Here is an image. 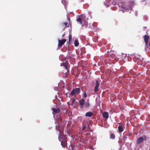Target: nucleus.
<instances>
[{
	"label": "nucleus",
	"mask_w": 150,
	"mask_h": 150,
	"mask_svg": "<svg viewBox=\"0 0 150 150\" xmlns=\"http://www.w3.org/2000/svg\"><path fill=\"white\" fill-rule=\"evenodd\" d=\"M58 139L61 142V144L63 147H65L67 145V138L66 137L62 132L59 133L58 136Z\"/></svg>",
	"instance_id": "1"
},
{
	"label": "nucleus",
	"mask_w": 150,
	"mask_h": 150,
	"mask_svg": "<svg viewBox=\"0 0 150 150\" xmlns=\"http://www.w3.org/2000/svg\"><path fill=\"white\" fill-rule=\"evenodd\" d=\"M63 69L62 70V73L64 74L63 77L66 78L67 74L68 72L69 71V64L68 62H65L63 63Z\"/></svg>",
	"instance_id": "2"
},
{
	"label": "nucleus",
	"mask_w": 150,
	"mask_h": 150,
	"mask_svg": "<svg viewBox=\"0 0 150 150\" xmlns=\"http://www.w3.org/2000/svg\"><path fill=\"white\" fill-rule=\"evenodd\" d=\"M67 17L68 22L63 23L61 25V27L62 28L64 29H65L67 27H69V25H70V26H71V23L70 21L69 17L68 15H67Z\"/></svg>",
	"instance_id": "3"
},
{
	"label": "nucleus",
	"mask_w": 150,
	"mask_h": 150,
	"mask_svg": "<svg viewBox=\"0 0 150 150\" xmlns=\"http://www.w3.org/2000/svg\"><path fill=\"white\" fill-rule=\"evenodd\" d=\"M147 140L146 137L145 135L142 136V137L139 138L137 141V143L138 144H142L144 141V140Z\"/></svg>",
	"instance_id": "4"
},
{
	"label": "nucleus",
	"mask_w": 150,
	"mask_h": 150,
	"mask_svg": "<svg viewBox=\"0 0 150 150\" xmlns=\"http://www.w3.org/2000/svg\"><path fill=\"white\" fill-rule=\"evenodd\" d=\"M55 123L56 124L55 127L56 129L59 131V133L61 132L63 130V128L60 124L57 122V121L55 122Z\"/></svg>",
	"instance_id": "5"
},
{
	"label": "nucleus",
	"mask_w": 150,
	"mask_h": 150,
	"mask_svg": "<svg viewBox=\"0 0 150 150\" xmlns=\"http://www.w3.org/2000/svg\"><path fill=\"white\" fill-rule=\"evenodd\" d=\"M80 89L79 88H76L73 89L71 92V94L72 95L75 94H77L80 93Z\"/></svg>",
	"instance_id": "6"
},
{
	"label": "nucleus",
	"mask_w": 150,
	"mask_h": 150,
	"mask_svg": "<svg viewBox=\"0 0 150 150\" xmlns=\"http://www.w3.org/2000/svg\"><path fill=\"white\" fill-rule=\"evenodd\" d=\"M66 41V40L65 39H63L61 40H59L58 44V48H59L61 47L65 43Z\"/></svg>",
	"instance_id": "7"
},
{
	"label": "nucleus",
	"mask_w": 150,
	"mask_h": 150,
	"mask_svg": "<svg viewBox=\"0 0 150 150\" xmlns=\"http://www.w3.org/2000/svg\"><path fill=\"white\" fill-rule=\"evenodd\" d=\"M100 83L99 81L96 80L95 83V86L94 89V91L95 92H97L99 90V86Z\"/></svg>",
	"instance_id": "8"
},
{
	"label": "nucleus",
	"mask_w": 150,
	"mask_h": 150,
	"mask_svg": "<svg viewBox=\"0 0 150 150\" xmlns=\"http://www.w3.org/2000/svg\"><path fill=\"white\" fill-rule=\"evenodd\" d=\"M79 102L80 105V108H83L85 104V100L84 99H82L79 101Z\"/></svg>",
	"instance_id": "9"
},
{
	"label": "nucleus",
	"mask_w": 150,
	"mask_h": 150,
	"mask_svg": "<svg viewBox=\"0 0 150 150\" xmlns=\"http://www.w3.org/2000/svg\"><path fill=\"white\" fill-rule=\"evenodd\" d=\"M53 113V114H55L57 113H59L60 110L59 108L55 109V108H52Z\"/></svg>",
	"instance_id": "10"
},
{
	"label": "nucleus",
	"mask_w": 150,
	"mask_h": 150,
	"mask_svg": "<svg viewBox=\"0 0 150 150\" xmlns=\"http://www.w3.org/2000/svg\"><path fill=\"white\" fill-rule=\"evenodd\" d=\"M103 117L106 119H107L109 117V114L108 112H104L102 114Z\"/></svg>",
	"instance_id": "11"
},
{
	"label": "nucleus",
	"mask_w": 150,
	"mask_h": 150,
	"mask_svg": "<svg viewBox=\"0 0 150 150\" xmlns=\"http://www.w3.org/2000/svg\"><path fill=\"white\" fill-rule=\"evenodd\" d=\"M124 129V126L122 125H120L118 127L119 132L121 133L123 132Z\"/></svg>",
	"instance_id": "12"
},
{
	"label": "nucleus",
	"mask_w": 150,
	"mask_h": 150,
	"mask_svg": "<svg viewBox=\"0 0 150 150\" xmlns=\"http://www.w3.org/2000/svg\"><path fill=\"white\" fill-rule=\"evenodd\" d=\"M144 40L145 42V44L146 45H147L148 41V40L149 38V37L148 35H145L144 36Z\"/></svg>",
	"instance_id": "13"
},
{
	"label": "nucleus",
	"mask_w": 150,
	"mask_h": 150,
	"mask_svg": "<svg viewBox=\"0 0 150 150\" xmlns=\"http://www.w3.org/2000/svg\"><path fill=\"white\" fill-rule=\"evenodd\" d=\"M93 115V113L91 112H88L85 114V116L87 117H91Z\"/></svg>",
	"instance_id": "14"
},
{
	"label": "nucleus",
	"mask_w": 150,
	"mask_h": 150,
	"mask_svg": "<svg viewBox=\"0 0 150 150\" xmlns=\"http://www.w3.org/2000/svg\"><path fill=\"white\" fill-rule=\"evenodd\" d=\"M76 21L79 24H82V19L81 17H79L76 20Z\"/></svg>",
	"instance_id": "15"
},
{
	"label": "nucleus",
	"mask_w": 150,
	"mask_h": 150,
	"mask_svg": "<svg viewBox=\"0 0 150 150\" xmlns=\"http://www.w3.org/2000/svg\"><path fill=\"white\" fill-rule=\"evenodd\" d=\"M84 106L86 108H89L90 106V104L88 102H86L85 103Z\"/></svg>",
	"instance_id": "16"
},
{
	"label": "nucleus",
	"mask_w": 150,
	"mask_h": 150,
	"mask_svg": "<svg viewBox=\"0 0 150 150\" xmlns=\"http://www.w3.org/2000/svg\"><path fill=\"white\" fill-rule=\"evenodd\" d=\"M115 135L112 133H111L110 135V138L112 139H115Z\"/></svg>",
	"instance_id": "17"
},
{
	"label": "nucleus",
	"mask_w": 150,
	"mask_h": 150,
	"mask_svg": "<svg viewBox=\"0 0 150 150\" xmlns=\"http://www.w3.org/2000/svg\"><path fill=\"white\" fill-rule=\"evenodd\" d=\"M74 44V46L76 47L78 46L79 44V42L77 40H75Z\"/></svg>",
	"instance_id": "18"
},
{
	"label": "nucleus",
	"mask_w": 150,
	"mask_h": 150,
	"mask_svg": "<svg viewBox=\"0 0 150 150\" xmlns=\"http://www.w3.org/2000/svg\"><path fill=\"white\" fill-rule=\"evenodd\" d=\"M72 36L71 35H69V44H70V42L71 41Z\"/></svg>",
	"instance_id": "19"
},
{
	"label": "nucleus",
	"mask_w": 150,
	"mask_h": 150,
	"mask_svg": "<svg viewBox=\"0 0 150 150\" xmlns=\"http://www.w3.org/2000/svg\"><path fill=\"white\" fill-rule=\"evenodd\" d=\"M110 57L112 58L113 60L115 59H116L115 55L113 54H111L110 55Z\"/></svg>",
	"instance_id": "20"
},
{
	"label": "nucleus",
	"mask_w": 150,
	"mask_h": 150,
	"mask_svg": "<svg viewBox=\"0 0 150 150\" xmlns=\"http://www.w3.org/2000/svg\"><path fill=\"white\" fill-rule=\"evenodd\" d=\"M88 23L87 22L85 21L84 23V24H83V25H82V26H85L86 28H87V26H88Z\"/></svg>",
	"instance_id": "21"
},
{
	"label": "nucleus",
	"mask_w": 150,
	"mask_h": 150,
	"mask_svg": "<svg viewBox=\"0 0 150 150\" xmlns=\"http://www.w3.org/2000/svg\"><path fill=\"white\" fill-rule=\"evenodd\" d=\"M127 137L126 136H124L123 137V139L124 141H125V140L127 139Z\"/></svg>",
	"instance_id": "22"
},
{
	"label": "nucleus",
	"mask_w": 150,
	"mask_h": 150,
	"mask_svg": "<svg viewBox=\"0 0 150 150\" xmlns=\"http://www.w3.org/2000/svg\"><path fill=\"white\" fill-rule=\"evenodd\" d=\"M86 125H83L82 127V130L83 131L84 130H85V129H86Z\"/></svg>",
	"instance_id": "23"
},
{
	"label": "nucleus",
	"mask_w": 150,
	"mask_h": 150,
	"mask_svg": "<svg viewBox=\"0 0 150 150\" xmlns=\"http://www.w3.org/2000/svg\"><path fill=\"white\" fill-rule=\"evenodd\" d=\"M83 96H84V98H86L87 97V95L86 93H84L83 94Z\"/></svg>",
	"instance_id": "24"
},
{
	"label": "nucleus",
	"mask_w": 150,
	"mask_h": 150,
	"mask_svg": "<svg viewBox=\"0 0 150 150\" xmlns=\"http://www.w3.org/2000/svg\"><path fill=\"white\" fill-rule=\"evenodd\" d=\"M90 149H93V147L92 146H90Z\"/></svg>",
	"instance_id": "25"
},
{
	"label": "nucleus",
	"mask_w": 150,
	"mask_h": 150,
	"mask_svg": "<svg viewBox=\"0 0 150 150\" xmlns=\"http://www.w3.org/2000/svg\"><path fill=\"white\" fill-rule=\"evenodd\" d=\"M80 2H83L84 1V0H80Z\"/></svg>",
	"instance_id": "26"
},
{
	"label": "nucleus",
	"mask_w": 150,
	"mask_h": 150,
	"mask_svg": "<svg viewBox=\"0 0 150 150\" xmlns=\"http://www.w3.org/2000/svg\"><path fill=\"white\" fill-rule=\"evenodd\" d=\"M75 101V100L74 99H73V100H72V102H74V101Z\"/></svg>",
	"instance_id": "27"
},
{
	"label": "nucleus",
	"mask_w": 150,
	"mask_h": 150,
	"mask_svg": "<svg viewBox=\"0 0 150 150\" xmlns=\"http://www.w3.org/2000/svg\"><path fill=\"white\" fill-rule=\"evenodd\" d=\"M149 46L150 49V42H149Z\"/></svg>",
	"instance_id": "28"
},
{
	"label": "nucleus",
	"mask_w": 150,
	"mask_h": 150,
	"mask_svg": "<svg viewBox=\"0 0 150 150\" xmlns=\"http://www.w3.org/2000/svg\"><path fill=\"white\" fill-rule=\"evenodd\" d=\"M140 57V56H139L138 55V56H137V57Z\"/></svg>",
	"instance_id": "29"
}]
</instances>
